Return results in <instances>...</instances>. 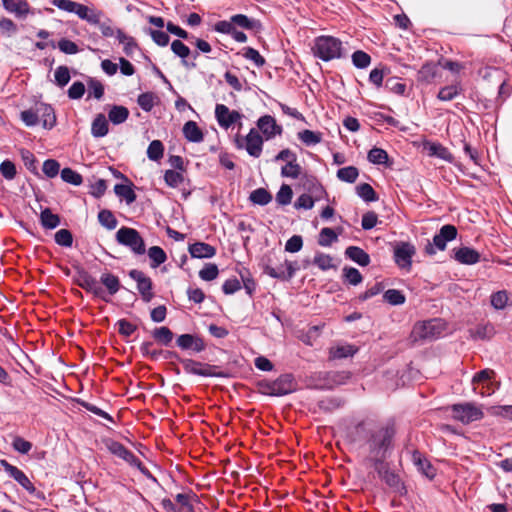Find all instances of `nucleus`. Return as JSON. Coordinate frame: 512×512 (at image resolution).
<instances>
[{
	"label": "nucleus",
	"mask_w": 512,
	"mask_h": 512,
	"mask_svg": "<svg viewBox=\"0 0 512 512\" xmlns=\"http://www.w3.org/2000/svg\"><path fill=\"white\" fill-rule=\"evenodd\" d=\"M494 376L495 372L488 368L477 372L472 378L473 391L482 396L490 395L494 391L490 383Z\"/></svg>",
	"instance_id": "obj_13"
},
{
	"label": "nucleus",
	"mask_w": 512,
	"mask_h": 512,
	"mask_svg": "<svg viewBox=\"0 0 512 512\" xmlns=\"http://www.w3.org/2000/svg\"><path fill=\"white\" fill-rule=\"evenodd\" d=\"M104 443L107 450L113 455L125 460L126 462L133 466H141V462L139 461V459H137L135 455L120 442H117L113 439H107L105 440Z\"/></svg>",
	"instance_id": "obj_15"
},
{
	"label": "nucleus",
	"mask_w": 512,
	"mask_h": 512,
	"mask_svg": "<svg viewBox=\"0 0 512 512\" xmlns=\"http://www.w3.org/2000/svg\"><path fill=\"white\" fill-rule=\"evenodd\" d=\"M338 240V234L329 227L322 228L318 236V244L322 247H329Z\"/></svg>",
	"instance_id": "obj_39"
},
{
	"label": "nucleus",
	"mask_w": 512,
	"mask_h": 512,
	"mask_svg": "<svg viewBox=\"0 0 512 512\" xmlns=\"http://www.w3.org/2000/svg\"><path fill=\"white\" fill-rule=\"evenodd\" d=\"M171 51L181 59V64L187 69L196 68L197 64L194 61H190L191 55L190 48L184 44L181 40H174L171 43Z\"/></svg>",
	"instance_id": "obj_17"
},
{
	"label": "nucleus",
	"mask_w": 512,
	"mask_h": 512,
	"mask_svg": "<svg viewBox=\"0 0 512 512\" xmlns=\"http://www.w3.org/2000/svg\"><path fill=\"white\" fill-rule=\"evenodd\" d=\"M61 179L69 184H72L74 186H79L83 182V177L78 172L74 171L71 168H64L60 172Z\"/></svg>",
	"instance_id": "obj_47"
},
{
	"label": "nucleus",
	"mask_w": 512,
	"mask_h": 512,
	"mask_svg": "<svg viewBox=\"0 0 512 512\" xmlns=\"http://www.w3.org/2000/svg\"><path fill=\"white\" fill-rule=\"evenodd\" d=\"M100 282L105 286L109 295H115L121 286L119 278L110 272L103 273L100 277Z\"/></svg>",
	"instance_id": "obj_29"
},
{
	"label": "nucleus",
	"mask_w": 512,
	"mask_h": 512,
	"mask_svg": "<svg viewBox=\"0 0 512 512\" xmlns=\"http://www.w3.org/2000/svg\"><path fill=\"white\" fill-rule=\"evenodd\" d=\"M116 38L118 39L119 43L123 45V51L127 56H131L138 48L135 39L125 34L121 29L116 31Z\"/></svg>",
	"instance_id": "obj_30"
},
{
	"label": "nucleus",
	"mask_w": 512,
	"mask_h": 512,
	"mask_svg": "<svg viewBox=\"0 0 512 512\" xmlns=\"http://www.w3.org/2000/svg\"><path fill=\"white\" fill-rule=\"evenodd\" d=\"M314 264L323 271L334 267L333 258L330 255L321 252L315 255Z\"/></svg>",
	"instance_id": "obj_61"
},
{
	"label": "nucleus",
	"mask_w": 512,
	"mask_h": 512,
	"mask_svg": "<svg viewBox=\"0 0 512 512\" xmlns=\"http://www.w3.org/2000/svg\"><path fill=\"white\" fill-rule=\"evenodd\" d=\"M312 50L314 55L323 61H330L343 56L342 42L332 36L317 37Z\"/></svg>",
	"instance_id": "obj_2"
},
{
	"label": "nucleus",
	"mask_w": 512,
	"mask_h": 512,
	"mask_svg": "<svg viewBox=\"0 0 512 512\" xmlns=\"http://www.w3.org/2000/svg\"><path fill=\"white\" fill-rule=\"evenodd\" d=\"M413 460L417 469L421 471L425 477L429 479H433L435 477V469L432 467V465L429 463L427 459L422 458L420 454L415 453L413 455Z\"/></svg>",
	"instance_id": "obj_36"
},
{
	"label": "nucleus",
	"mask_w": 512,
	"mask_h": 512,
	"mask_svg": "<svg viewBox=\"0 0 512 512\" xmlns=\"http://www.w3.org/2000/svg\"><path fill=\"white\" fill-rule=\"evenodd\" d=\"M189 253L193 258H212L216 249L208 243L196 242L189 246Z\"/></svg>",
	"instance_id": "obj_22"
},
{
	"label": "nucleus",
	"mask_w": 512,
	"mask_h": 512,
	"mask_svg": "<svg viewBox=\"0 0 512 512\" xmlns=\"http://www.w3.org/2000/svg\"><path fill=\"white\" fill-rule=\"evenodd\" d=\"M183 135L184 137L194 143H199L203 141L204 134L202 130L198 127L197 123L194 121H188L183 126Z\"/></svg>",
	"instance_id": "obj_25"
},
{
	"label": "nucleus",
	"mask_w": 512,
	"mask_h": 512,
	"mask_svg": "<svg viewBox=\"0 0 512 512\" xmlns=\"http://www.w3.org/2000/svg\"><path fill=\"white\" fill-rule=\"evenodd\" d=\"M343 275L345 281L354 286L360 284L363 280V277L359 270L354 267H345L343 269Z\"/></svg>",
	"instance_id": "obj_58"
},
{
	"label": "nucleus",
	"mask_w": 512,
	"mask_h": 512,
	"mask_svg": "<svg viewBox=\"0 0 512 512\" xmlns=\"http://www.w3.org/2000/svg\"><path fill=\"white\" fill-rule=\"evenodd\" d=\"M177 345L182 350H193L194 352H202L205 349V343L202 338L192 334H182L177 338Z\"/></svg>",
	"instance_id": "obj_18"
},
{
	"label": "nucleus",
	"mask_w": 512,
	"mask_h": 512,
	"mask_svg": "<svg viewBox=\"0 0 512 512\" xmlns=\"http://www.w3.org/2000/svg\"><path fill=\"white\" fill-rule=\"evenodd\" d=\"M416 253L415 246L410 242H399L394 248V260L400 269L410 271L412 258Z\"/></svg>",
	"instance_id": "obj_11"
},
{
	"label": "nucleus",
	"mask_w": 512,
	"mask_h": 512,
	"mask_svg": "<svg viewBox=\"0 0 512 512\" xmlns=\"http://www.w3.org/2000/svg\"><path fill=\"white\" fill-rule=\"evenodd\" d=\"M98 221L103 227L107 228L108 230L115 229L118 224V221L114 214L107 209H103L98 213Z\"/></svg>",
	"instance_id": "obj_43"
},
{
	"label": "nucleus",
	"mask_w": 512,
	"mask_h": 512,
	"mask_svg": "<svg viewBox=\"0 0 512 512\" xmlns=\"http://www.w3.org/2000/svg\"><path fill=\"white\" fill-rule=\"evenodd\" d=\"M441 334V327L438 320H429L415 324L413 327L411 337L414 341L418 340H432L439 337Z\"/></svg>",
	"instance_id": "obj_10"
},
{
	"label": "nucleus",
	"mask_w": 512,
	"mask_h": 512,
	"mask_svg": "<svg viewBox=\"0 0 512 512\" xmlns=\"http://www.w3.org/2000/svg\"><path fill=\"white\" fill-rule=\"evenodd\" d=\"M301 174V166L297 163V160L289 161L281 169V175L283 177H289L297 179Z\"/></svg>",
	"instance_id": "obj_52"
},
{
	"label": "nucleus",
	"mask_w": 512,
	"mask_h": 512,
	"mask_svg": "<svg viewBox=\"0 0 512 512\" xmlns=\"http://www.w3.org/2000/svg\"><path fill=\"white\" fill-rule=\"evenodd\" d=\"M156 96L152 92L142 93L138 96V105L146 112H150L155 104Z\"/></svg>",
	"instance_id": "obj_56"
},
{
	"label": "nucleus",
	"mask_w": 512,
	"mask_h": 512,
	"mask_svg": "<svg viewBox=\"0 0 512 512\" xmlns=\"http://www.w3.org/2000/svg\"><path fill=\"white\" fill-rule=\"evenodd\" d=\"M219 270L216 264L207 263L199 271V277L204 281H212L217 278Z\"/></svg>",
	"instance_id": "obj_57"
},
{
	"label": "nucleus",
	"mask_w": 512,
	"mask_h": 512,
	"mask_svg": "<svg viewBox=\"0 0 512 512\" xmlns=\"http://www.w3.org/2000/svg\"><path fill=\"white\" fill-rule=\"evenodd\" d=\"M76 284L84 289L85 291L92 293L95 297L100 298L101 300L108 302L109 299L106 297V294L103 288L100 286L99 282L90 275L86 270L80 269L77 272L75 278Z\"/></svg>",
	"instance_id": "obj_9"
},
{
	"label": "nucleus",
	"mask_w": 512,
	"mask_h": 512,
	"mask_svg": "<svg viewBox=\"0 0 512 512\" xmlns=\"http://www.w3.org/2000/svg\"><path fill=\"white\" fill-rule=\"evenodd\" d=\"M114 192L118 197L125 199L127 204H132L136 200V194L132 184H116L114 186Z\"/></svg>",
	"instance_id": "obj_38"
},
{
	"label": "nucleus",
	"mask_w": 512,
	"mask_h": 512,
	"mask_svg": "<svg viewBox=\"0 0 512 512\" xmlns=\"http://www.w3.org/2000/svg\"><path fill=\"white\" fill-rule=\"evenodd\" d=\"M146 32L151 36L154 43L158 46L165 47L168 45L170 37L166 32L162 30H154L151 28L147 29Z\"/></svg>",
	"instance_id": "obj_59"
},
{
	"label": "nucleus",
	"mask_w": 512,
	"mask_h": 512,
	"mask_svg": "<svg viewBox=\"0 0 512 512\" xmlns=\"http://www.w3.org/2000/svg\"><path fill=\"white\" fill-rule=\"evenodd\" d=\"M508 302V295L505 290L497 291L491 295V305L495 309H504Z\"/></svg>",
	"instance_id": "obj_63"
},
{
	"label": "nucleus",
	"mask_w": 512,
	"mask_h": 512,
	"mask_svg": "<svg viewBox=\"0 0 512 512\" xmlns=\"http://www.w3.org/2000/svg\"><path fill=\"white\" fill-rule=\"evenodd\" d=\"M257 130L262 133V137L269 141L283 132V128L279 125L276 119L271 115L261 116L257 120Z\"/></svg>",
	"instance_id": "obj_14"
},
{
	"label": "nucleus",
	"mask_w": 512,
	"mask_h": 512,
	"mask_svg": "<svg viewBox=\"0 0 512 512\" xmlns=\"http://www.w3.org/2000/svg\"><path fill=\"white\" fill-rule=\"evenodd\" d=\"M108 133V122L104 114H98L91 125V134L96 138L106 136Z\"/></svg>",
	"instance_id": "obj_28"
},
{
	"label": "nucleus",
	"mask_w": 512,
	"mask_h": 512,
	"mask_svg": "<svg viewBox=\"0 0 512 512\" xmlns=\"http://www.w3.org/2000/svg\"><path fill=\"white\" fill-rule=\"evenodd\" d=\"M40 223L45 229H55L60 225V217L57 214L52 213L49 208H45L41 211Z\"/></svg>",
	"instance_id": "obj_31"
},
{
	"label": "nucleus",
	"mask_w": 512,
	"mask_h": 512,
	"mask_svg": "<svg viewBox=\"0 0 512 512\" xmlns=\"http://www.w3.org/2000/svg\"><path fill=\"white\" fill-rule=\"evenodd\" d=\"M215 117L220 127L228 129L240 120L242 115L236 110H230L224 104H217L215 107Z\"/></svg>",
	"instance_id": "obj_16"
},
{
	"label": "nucleus",
	"mask_w": 512,
	"mask_h": 512,
	"mask_svg": "<svg viewBox=\"0 0 512 512\" xmlns=\"http://www.w3.org/2000/svg\"><path fill=\"white\" fill-rule=\"evenodd\" d=\"M42 170L48 178H54L60 171V164L54 159H47L43 163Z\"/></svg>",
	"instance_id": "obj_62"
},
{
	"label": "nucleus",
	"mask_w": 512,
	"mask_h": 512,
	"mask_svg": "<svg viewBox=\"0 0 512 512\" xmlns=\"http://www.w3.org/2000/svg\"><path fill=\"white\" fill-rule=\"evenodd\" d=\"M457 236V229L454 225H444L438 234L434 235L433 243H428L425 252L428 255H434L436 250L443 251L446 249L447 242L452 241Z\"/></svg>",
	"instance_id": "obj_7"
},
{
	"label": "nucleus",
	"mask_w": 512,
	"mask_h": 512,
	"mask_svg": "<svg viewBox=\"0 0 512 512\" xmlns=\"http://www.w3.org/2000/svg\"><path fill=\"white\" fill-rule=\"evenodd\" d=\"M437 74V66L433 63L424 64L418 72L419 80L430 83Z\"/></svg>",
	"instance_id": "obj_50"
},
{
	"label": "nucleus",
	"mask_w": 512,
	"mask_h": 512,
	"mask_svg": "<svg viewBox=\"0 0 512 512\" xmlns=\"http://www.w3.org/2000/svg\"><path fill=\"white\" fill-rule=\"evenodd\" d=\"M180 363L187 374L218 378H227L229 376L228 372L219 370L215 365L201 363L193 359H181Z\"/></svg>",
	"instance_id": "obj_4"
},
{
	"label": "nucleus",
	"mask_w": 512,
	"mask_h": 512,
	"mask_svg": "<svg viewBox=\"0 0 512 512\" xmlns=\"http://www.w3.org/2000/svg\"><path fill=\"white\" fill-rule=\"evenodd\" d=\"M129 277L137 283V290L140 293L142 300L146 303L150 302L154 297L151 278L144 272L137 269L130 270Z\"/></svg>",
	"instance_id": "obj_12"
},
{
	"label": "nucleus",
	"mask_w": 512,
	"mask_h": 512,
	"mask_svg": "<svg viewBox=\"0 0 512 512\" xmlns=\"http://www.w3.org/2000/svg\"><path fill=\"white\" fill-rule=\"evenodd\" d=\"M357 350L355 346L350 344L338 345L330 349V357L333 359L347 358L353 356Z\"/></svg>",
	"instance_id": "obj_35"
},
{
	"label": "nucleus",
	"mask_w": 512,
	"mask_h": 512,
	"mask_svg": "<svg viewBox=\"0 0 512 512\" xmlns=\"http://www.w3.org/2000/svg\"><path fill=\"white\" fill-rule=\"evenodd\" d=\"M2 5L6 11L17 17H23L29 13V4L26 0H2Z\"/></svg>",
	"instance_id": "obj_23"
},
{
	"label": "nucleus",
	"mask_w": 512,
	"mask_h": 512,
	"mask_svg": "<svg viewBox=\"0 0 512 512\" xmlns=\"http://www.w3.org/2000/svg\"><path fill=\"white\" fill-rule=\"evenodd\" d=\"M395 435L393 425L379 427L370 432L367 440L369 454L366 465L371 469L370 476L379 480H392L394 475L390 472L388 464L384 461L387 452L392 447V440Z\"/></svg>",
	"instance_id": "obj_1"
},
{
	"label": "nucleus",
	"mask_w": 512,
	"mask_h": 512,
	"mask_svg": "<svg viewBox=\"0 0 512 512\" xmlns=\"http://www.w3.org/2000/svg\"><path fill=\"white\" fill-rule=\"evenodd\" d=\"M182 172L183 171H178L174 169L166 170L164 173V181L166 185L171 188L179 187L184 181V176Z\"/></svg>",
	"instance_id": "obj_40"
},
{
	"label": "nucleus",
	"mask_w": 512,
	"mask_h": 512,
	"mask_svg": "<svg viewBox=\"0 0 512 512\" xmlns=\"http://www.w3.org/2000/svg\"><path fill=\"white\" fill-rule=\"evenodd\" d=\"M116 241L120 245L128 247L136 255H142L146 251L144 239L134 228L121 227L116 232Z\"/></svg>",
	"instance_id": "obj_3"
},
{
	"label": "nucleus",
	"mask_w": 512,
	"mask_h": 512,
	"mask_svg": "<svg viewBox=\"0 0 512 512\" xmlns=\"http://www.w3.org/2000/svg\"><path fill=\"white\" fill-rule=\"evenodd\" d=\"M37 106L38 118L46 129H52L56 125V115L51 105L39 103Z\"/></svg>",
	"instance_id": "obj_20"
},
{
	"label": "nucleus",
	"mask_w": 512,
	"mask_h": 512,
	"mask_svg": "<svg viewBox=\"0 0 512 512\" xmlns=\"http://www.w3.org/2000/svg\"><path fill=\"white\" fill-rule=\"evenodd\" d=\"M384 300L391 305H402L405 303V295L397 289H388L383 295Z\"/></svg>",
	"instance_id": "obj_49"
},
{
	"label": "nucleus",
	"mask_w": 512,
	"mask_h": 512,
	"mask_svg": "<svg viewBox=\"0 0 512 512\" xmlns=\"http://www.w3.org/2000/svg\"><path fill=\"white\" fill-rule=\"evenodd\" d=\"M51 3L58 9L63 10L65 12L74 13L77 16L79 13L78 10H80V7L82 5L72 0H52Z\"/></svg>",
	"instance_id": "obj_48"
},
{
	"label": "nucleus",
	"mask_w": 512,
	"mask_h": 512,
	"mask_svg": "<svg viewBox=\"0 0 512 512\" xmlns=\"http://www.w3.org/2000/svg\"><path fill=\"white\" fill-rule=\"evenodd\" d=\"M264 140L256 128H251L244 138L237 137L235 142L238 149H245L250 156L259 158L263 151Z\"/></svg>",
	"instance_id": "obj_6"
},
{
	"label": "nucleus",
	"mask_w": 512,
	"mask_h": 512,
	"mask_svg": "<svg viewBox=\"0 0 512 512\" xmlns=\"http://www.w3.org/2000/svg\"><path fill=\"white\" fill-rule=\"evenodd\" d=\"M297 137L306 146H314L322 141L321 132L308 129L298 132Z\"/></svg>",
	"instance_id": "obj_34"
},
{
	"label": "nucleus",
	"mask_w": 512,
	"mask_h": 512,
	"mask_svg": "<svg viewBox=\"0 0 512 512\" xmlns=\"http://www.w3.org/2000/svg\"><path fill=\"white\" fill-rule=\"evenodd\" d=\"M293 191L287 184H283L276 194V201L280 205H288L291 203Z\"/></svg>",
	"instance_id": "obj_60"
},
{
	"label": "nucleus",
	"mask_w": 512,
	"mask_h": 512,
	"mask_svg": "<svg viewBox=\"0 0 512 512\" xmlns=\"http://www.w3.org/2000/svg\"><path fill=\"white\" fill-rule=\"evenodd\" d=\"M0 173L6 180H13L17 174L15 164L10 160H4L0 164Z\"/></svg>",
	"instance_id": "obj_64"
},
{
	"label": "nucleus",
	"mask_w": 512,
	"mask_h": 512,
	"mask_svg": "<svg viewBox=\"0 0 512 512\" xmlns=\"http://www.w3.org/2000/svg\"><path fill=\"white\" fill-rule=\"evenodd\" d=\"M0 469H3L7 475L14 478V480H28L22 471H20L17 467L9 464L6 460L0 461Z\"/></svg>",
	"instance_id": "obj_53"
},
{
	"label": "nucleus",
	"mask_w": 512,
	"mask_h": 512,
	"mask_svg": "<svg viewBox=\"0 0 512 512\" xmlns=\"http://www.w3.org/2000/svg\"><path fill=\"white\" fill-rule=\"evenodd\" d=\"M174 500L182 512H194V504L199 502L197 494L191 490L176 494Z\"/></svg>",
	"instance_id": "obj_19"
},
{
	"label": "nucleus",
	"mask_w": 512,
	"mask_h": 512,
	"mask_svg": "<svg viewBox=\"0 0 512 512\" xmlns=\"http://www.w3.org/2000/svg\"><path fill=\"white\" fill-rule=\"evenodd\" d=\"M78 12V17L80 19L85 20L92 25L100 24V20L103 15L101 11L90 8L83 4L81 5L80 10H78Z\"/></svg>",
	"instance_id": "obj_26"
},
{
	"label": "nucleus",
	"mask_w": 512,
	"mask_h": 512,
	"mask_svg": "<svg viewBox=\"0 0 512 512\" xmlns=\"http://www.w3.org/2000/svg\"><path fill=\"white\" fill-rule=\"evenodd\" d=\"M359 176V170L355 166H347L337 171L339 180L347 183H354Z\"/></svg>",
	"instance_id": "obj_42"
},
{
	"label": "nucleus",
	"mask_w": 512,
	"mask_h": 512,
	"mask_svg": "<svg viewBox=\"0 0 512 512\" xmlns=\"http://www.w3.org/2000/svg\"><path fill=\"white\" fill-rule=\"evenodd\" d=\"M151 268H157L167 260L165 251L159 246H152L147 251Z\"/></svg>",
	"instance_id": "obj_37"
},
{
	"label": "nucleus",
	"mask_w": 512,
	"mask_h": 512,
	"mask_svg": "<svg viewBox=\"0 0 512 512\" xmlns=\"http://www.w3.org/2000/svg\"><path fill=\"white\" fill-rule=\"evenodd\" d=\"M356 193L365 202H374L378 199L373 187L368 183L359 184L356 187Z\"/></svg>",
	"instance_id": "obj_44"
},
{
	"label": "nucleus",
	"mask_w": 512,
	"mask_h": 512,
	"mask_svg": "<svg viewBox=\"0 0 512 512\" xmlns=\"http://www.w3.org/2000/svg\"><path fill=\"white\" fill-rule=\"evenodd\" d=\"M451 413L455 420L463 424H469L471 422L480 420L484 416L481 406L472 402L452 405Z\"/></svg>",
	"instance_id": "obj_5"
},
{
	"label": "nucleus",
	"mask_w": 512,
	"mask_h": 512,
	"mask_svg": "<svg viewBox=\"0 0 512 512\" xmlns=\"http://www.w3.org/2000/svg\"><path fill=\"white\" fill-rule=\"evenodd\" d=\"M352 63L356 68L364 69L370 65L371 57L366 52L357 50L352 54Z\"/></svg>",
	"instance_id": "obj_51"
},
{
	"label": "nucleus",
	"mask_w": 512,
	"mask_h": 512,
	"mask_svg": "<svg viewBox=\"0 0 512 512\" xmlns=\"http://www.w3.org/2000/svg\"><path fill=\"white\" fill-rule=\"evenodd\" d=\"M152 335L156 341L166 346L169 345L173 339V332L165 326L155 328Z\"/></svg>",
	"instance_id": "obj_46"
},
{
	"label": "nucleus",
	"mask_w": 512,
	"mask_h": 512,
	"mask_svg": "<svg viewBox=\"0 0 512 512\" xmlns=\"http://www.w3.org/2000/svg\"><path fill=\"white\" fill-rule=\"evenodd\" d=\"M345 255L350 260L354 261L360 266H368L370 263V256L362 248L357 246H349L345 250Z\"/></svg>",
	"instance_id": "obj_24"
},
{
	"label": "nucleus",
	"mask_w": 512,
	"mask_h": 512,
	"mask_svg": "<svg viewBox=\"0 0 512 512\" xmlns=\"http://www.w3.org/2000/svg\"><path fill=\"white\" fill-rule=\"evenodd\" d=\"M128 116L129 110L126 107L120 105L112 106L108 112L109 120L115 125L124 123L128 119Z\"/></svg>",
	"instance_id": "obj_32"
},
{
	"label": "nucleus",
	"mask_w": 512,
	"mask_h": 512,
	"mask_svg": "<svg viewBox=\"0 0 512 512\" xmlns=\"http://www.w3.org/2000/svg\"><path fill=\"white\" fill-rule=\"evenodd\" d=\"M368 161L377 164V165H385L389 160L388 153L381 148L374 147L372 148L367 155Z\"/></svg>",
	"instance_id": "obj_41"
},
{
	"label": "nucleus",
	"mask_w": 512,
	"mask_h": 512,
	"mask_svg": "<svg viewBox=\"0 0 512 512\" xmlns=\"http://www.w3.org/2000/svg\"><path fill=\"white\" fill-rule=\"evenodd\" d=\"M164 155V145L160 140H153L147 148V157L152 161H159Z\"/></svg>",
	"instance_id": "obj_45"
},
{
	"label": "nucleus",
	"mask_w": 512,
	"mask_h": 512,
	"mask_svg": "<svg viewBox=\"0 0 512 512\" xmlns=\"http://www.w3.org/2000/svg\"><path fill=\"white\" fill-rule=\"evenodd\" d=\"M454 258L461 264L473 265L480 261V254L470 247H461L454 250Z\"/></svg>",
	"instance_id": "obj_21"
},
{
	"label": "nucleus",
	"mask_w": 512,
	"mask_h": 512,
	"mask_svg": "<svg viewBox=\"0 0 512 512\" xmlns=\"http://www.w3.org/2000/svg\"><path fill=\"white\" fill-rule=\"evenodd\" d=\"M263 389V392L267 395L283 396L293 392L296 389V383L291 374H284L275 381L266 384Z\"/></svg>",
	"instance_id": "obj_8"
},
{
	"label": "nucleus",
	"mask_w": 512,
	"mask_h": 512,
	"mask_svg": "<svg viewBox=\"0 0 512 512\" xmlns=\"http://www.w3.org/2000/svg\"><path fill=\"white\" fill-rule=\"evenodd\" d=\"M55 242L62 247H71L73 235L68 229H60L54 235Z\"/></svg>",
	"instance_id": "obj_55"
},
{
	"label": "nucleus",
	"mask_w": 512,
	"mask_h": 512,
	"mask_svg": "<svg viewBox=\"0 0 512 512\" xmlns=\"http://www.w3.org/2000/svg\"><path fill=\"white\" fill-rule=\"evenodd\" d=\"M462 91L463 89L460 82H456L454 84L442 87L437 94V98L440 101H451L456 98Z\"/></svg>",
	"instance_id": "obj_27"
},
{
	"label": "nucleus",
	"mask_w": 512,
	"mask_h": 512,
	"mask_svg": "<svg viewBox=\"0 0 512 512\" xmlns=\"http://www.w3.org/2000/svg\"><path fill=\"white\" fill-rule=\"evenodd\" d=\"M249 200L253 204L265 206L272 201V195L265 188H257L250 193Z\"/></svg>",
	"instance_id": "obj_33"
},
{
	"label": "nucleus",
	"mask_w": 512,
	"mask_h": 512,
	"mask_svg": "<svg viewBox=\"0 0 512 512\" xmlns=\"http://www.w3.org/2000/svg\"><path fill=\"white\" fill-rule=\"evenodd\" d=\"M55 77V83L60 87L63 88L66 86L70 79V72L67 66H58L54 73Z\"/></svg>",
	"instance_id": "obj_54"
}]
</instances>
